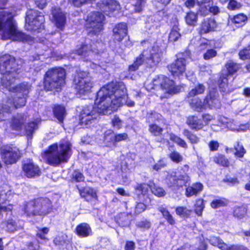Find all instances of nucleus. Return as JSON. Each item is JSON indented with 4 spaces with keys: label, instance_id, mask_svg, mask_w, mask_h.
I'll return each mask as SVG.
<instances>
[{
    "label": "nucleus",
    "instance_id": "f257e3e1",
    "mask_svg": "<svg viewBox=\"0 0 250 250\" xmlns=\"http://www.w3.org/2000/svg\"><path fill=\"white\" fill-rule=\"evenodd\" d=\"M126 89L122 83H108L96 93L95 106H84L77 117L78 125L83 128L89 127L97 119L98 114L106 115L116 112L123 104L126 96Z\"/></svg>",
    "mask_w": 250,
    "mask_h": 250
},
{
    "label": "nucleus",
    "instance_id": "f03ea898",
    "mask_svg": "<svg viewBox=\"0 0 250 250\" xmlns=\"http://www.w3.org/2000/svg\"><path fill=\"white\" fill-rule=\"evenodd\" d=\"M72 153V144L70 141H65L50 145L43 151L42 156L47 164L56 167L67 163Z\"/></svg>",
    "mask_w": 250,
    "mask_h": 250
},
{
    "label": "nucleus",
    "instance_id": "7ed1b4c3",
    "mask_svg": "<svg viewBox=\"0 0 250 250\" xmlns=\"http://www.w3.org/2000/svg\"><path fill=\"white\" fill-rule=\"evenodd\" d=\"M0 32L4 40L26 42H34V38L21 32L17 28L12 14L6 11H0Z\"/></svg>",
    "mask_w": 250,
    "mask_h": 250
},
{
    "label": "nucleus",
    "instance_id": "20e7f679",
    "mask_svg": "<svg viewBox=\"0 0 250 250\" xmlns=\"http://www.w3.org/2000/svg\"><path fill=\"white\" fill-rule=\"evenodd\" d=\"M189 168L188 165L186 164L181 169L184 172L183 173L178 174L176 171H173L171 173L167 174L165 178V183L167 187L172 190L175 191L182 189L184 187H187L190 181V178L187 173Z\"/></svg>",
    "mask_w": 250,
    "mask_h": 250
},
{
    "label": "nucleus",
    "instance_id": "39448f33",
    "mask_svg": "<svg viewBox=\"0 0 250 250\" xmlns=\"http://www.w3.org/2000/svg\"><path fill=\"white\" fill-rule=\"evenodd\" d=\"M161 51L158 46H154L151 50H144L142 53L136 58L133 64L129 66V71H134L138 69L146 60V63L152 67L156 65L160 61Z\"/></svg>",
    "mask_w": 250,
    "mask_h": 250
},
{
    "label": "nucleus",
    "instance_id": "423d86ee",
    "mask_svg": "<svg viewBox=\"0 0 250 250\" xmlns=\"http://www.w3.org/2000/svg\"><path fill=\"white\" fill-rule=\"evenodd\" d=\"M214 119L213 116L209 113H204L199 118L197 115H189L187 117L186 124L192 130L198 131L204 130L205 126L208 125Z\"/></svg>",
    "mask_w": 250,
    "mask_h": 250
},
{
    "label": "nucleus",
    "instance_id": "0eeeda50",
    "mask_svg": "<svg viewBox=\"0 0 250 250\" xmlns=\"http://www.w3.org/2000/svg\"><path fill=\"white\" fill-rule=\"evenodd\" d=\"M104 15L96 12L90 14L86 20L85 27L89 34L97 35L103 29Z\"/></svg>",
    "mask_w": 250,
    "mask_h": 250
},
{
    "label": "nucleus",
    "instance_id": "6e6552de",
    "mask_svg": "<svg viewBox=\"0 0 250 250\" xmlns=\"http://www.w3.org/2000/svg\"><path fill=\"white\" fill-rule=\"evenodd\" d=\"M0 157L6 165H12L16 163L21 157L22 154L16 146L6 145L0 149Z\"/></svg>",
    "mask_w": 250,
    "mask_h": 250
},
{
    "label": "nucleus",
    "instance_id": "1a4fd4ad",
    "mask_svg": "<svg viewBox=\"0 0 250 250\" xmlns=\"http://www.w3.org/2000/svg\"><path fill=\"white\" fill-rule=\"evenodd\" d=\"M13 79H0V84L9 90V91L19 93L22 97H28L29 92L31 90L32 85L27 82H22L16 85L12 86Z\"/></svg>",
    "mask_w": 250,
    "mask_h": 250
},
{
    "label": "nucleus",
    "instance_id": "9d476101",
    "mask_svg": "<svg viewBox=\"0 0 250 250\" xmlns=\"http://www.w3.org/2000/svg\"><path fill=\"white\" fill-rule=\"evenodd\" d=\"M25 21L29 30L36 31L44 27V17L36 10H29L27 11Z\"/></svg>",
    "mask_w": 250,
    "mask_h": 250
},
{
    "label": "nucleus",
    "instance_id": "9b49d317",
    "mask_svg": "<svg viewBox=\"0 0 250 250\" xmlns=\"http://www.w3.org/2000/svg\"><path fill=\"white\" fill-rule=\"evenodd\" d=\"M22 172L28 178H35L42 175V171L40 167L32 159H28L21 165Z\"/></svg>",
    "mask_w": 250,
    "mask_h": 250
},
{
    "label": "nucleus",
    "instance_id": "f8f14e48",
    "mask_svg": "<svg viewBox=\"0 0 250 250\" xmlns=\"http://www.w3.org/2000/svg\"><path fill=\"white\" fill-rule=\"evenodd\" d=\"M38 216H45L53 210V206L49 198L38 197L34 198Z\"/></svg>",
    "mask_w": 250,
    "mask_h": 250
},
{
    "label": "nucleus",
    "instance_id": "ddd939ff",
    "mask_svg": "<svg viewBox=\"0 0 250 250\" xmlns=\"http://www.w3.org/2000/svg\"><path fill=\"white\" fill-rule=\"evenodd\" d=\"M72 86L76 94L85 95L90 92L93 83L89 79H73Z\"/></svg>",
    "mask_w": 250,
    "mask_h": 250
},
{
    "label": "nucleus",
    "instance_id": "4468645a",
    "mask_svg": "<svg viewBox=\"0 0 250 250\" xmlns=\"http://www.w3.org/2000/svg\"><path fill=\"white\" fill-rule=\"evenodd\" d=\"M80 197L83 198L84 201L91 203L98 200V196L96 190L93 187L85 186L79 188L76 186Z\"/></svg>",
    "mask_w": 250,
    "mask_h": 250
},
{
    "label": "nucleus",
    "instance_id": "2eb2a0df",
    "mask_svg": "<svg viewBox=\"0 0 250 250\" xmlns=\"http://www.w3.org/2000/svg\"><path fill=\"white\" fill-rule=\"evenodd\" d=\"M206 109H211L219 104V94L216 87L209 88L208 94L204 97Z\"/></svg>",
    "mask_w": 250,
    "mask_h": 250
},
{
    "label": "nucleus",
    "instance_id": "dca6fc26",
    "mask_svg": "<svg viewBox=\"0 0 250 250\" xmlns=\"http://www.w3.org/2000/svg\"><path fill=\"white\" fill-rule=\"evenodd\" d=\"M160 86L166 93L171 95L180 93L183 88L182 85L176 84L173 79H163L160 83Z\"/></svg>",
    "mask_w": 250,
    "mask_h": 250
},
{
    "label": "nucleus",
    "instance_id": "f3484780",
    "mask_svg": "<svg viewBox=\"0 0 250 250\" xmlns=\"http://www.w3.org/2000/svg\"><path fill=\"white\" fill-rule=\"evenodd\" d=\"M186 62L184 58H178L168 66V70L173 77H179L182 76L186 70Z\"/></svg>",
    "mask_w": 250,
    "mask_h": 250
},
{
    "label": "nucleus",
    "instance_id": "a211bd4d",
    "mask_svg": "<svg viewBox=\"0 0 250 250\" xmlns=\"http://www.w3.org/2000/svg\"><path fill=\"white\" fill-rule=\"evenodd\" d=\"M43 88L46 91L59 92L65 84V79H43Z\"/></svg>",
    "mask_w": 250,
    "mask_h": 250
},
{
    "label": "nucleus",
    "instance_id": "6ab92c4d",
    "mask_svg": "<svg viewBox=\"0 0 250 250\" xmlns=\"http://www.w3.org/2000/svg\"><path fill=\"white\" fill-rule=\"evenodd\" d=\"M14 59L9 55H5L0 58V73L5 75L12 72Z\"/></svg>",
    "mask_w": 250,
    "mask_h": 250
},
{
    "label": "nucleus",
    "instance_id": "aec40b11",
    "mask_svg": "<svg viewBox=\"0 0 250 250\" xmlns=\"http://www.w3.org/2000/svg\"><path fill=\"white\" fill-rule=\"evenodd\" d=\"M97 5L104 13L118 10L120 7L119 3L115 0H101Z\"/></svg>",
    "mask_w": 250,
    "mask_h": 250
},
{
    "label": "nucleus",
    "instance_id": "412c9836",
    "mask_svg": "<svg viewBox=\"0 0 250 250\" xmlns=\"http://www.w3.org/2000/svg\"><path fill=\"white\" fill-rule=\"evenodd\" d=\"M188 99L189 105L193 111L200 113L207 110L204 99L203 101L198 97H192Z\"/></svg>",
    "mask_w": 250,
    "mask_h": 250
},
{
    "label": "nucleus",
    "instance_id": "4be33fe9",
    "mask_svg": "<svg viewBox=\"0 0 250 250\" xmlns=\"http://www.w3.org/2000/svg\"><path fill=\"white\" fill-rule=\"evenodd\" d=\"M74 232L77 236L81 238L87 237L92 234L90 225L86 223H81L78 224Z\"/></svg>",
    "mask_w": 250,
    "mask_h": 250
},
{
    "label": "nucleus",
    "instance_id": "5701e85b",
    "mask_svg": "<svg viewBox=\"0 0 250 250\" xmlns=\"http://www.w3.org/2000/svg\"><path fill=\"white\" fill-rule=\"evenodd\" d=\"M25 119L23 115H17L11 118L10 127L13 130L21 131L23 128Z\"/></svg>",
    "mask_w": 250,
    "mask_h": 250
},
{
    "label": "nucleus",
    "instance_id": "b1692460",
    "mask_svg": "<svg viewBox=\"0 0 250 250\" xmlns=\"http://www.w3.org/2000/svg\"><path fill=\"white\" fill-rule=\"evenodd\" d=\"M53 21L58 28L62 29L65 23V15L60 8L52 10Z\"/></svg>",
    "mask_w": 250,
    "mask_h": 250
},
{
    "label": "nucleus",
    "instance_id": "393cba45",
    "mask_svg": "<svg viewBox=\"0 0 250 250\" xmlns=\"http://www.w3.org/2000/svg\"><path fill=\"white\" fill-rule=\"evenodd\" d=\"M113 37L115 40L121 42L127 35V26L125 23L117 24L113 30Z\"/></svg>",
    "mask_w": 250,
    "mask_h": 250
},
{
    "label": "nucleus",
    "instance_id": "a878e982",
    "mask_svg": "<svg viewBox=\"0 0 250 250\" xmlns=\"http://www.w3.org/2000/svg\"><path fill=\"white\" fill-rule=\"evenodd\" d=\"M213 162L218 166L228 168L232 166L229 159L224 154L217 153L212 158Z\"/></svg>",
    "mask_w": 250,
    "mask_h": 250
},
{
    "label": "nucleus",
    "instance_id": "bb28decb",
    "mask_svg": "<svg viewBox=\"0 0 250 250\" xmlns=\"http://www.w3.org/2000/svg\"><path fill=\"white\" fill-rule=\"evenodd\" d=\"M216 26V22L214 19H205L201 24L199 33L200 34L208 33L213 31Z\"/></svg>",
    "mask_w": 250,
    "mask_h": 250
},
{
    "label": "nucleus",
    "instance_id": "cd10ccee",
    "mask_svg": "<svg viewBox=\"0 0 250 250\" xmlns=\"http://www.w3.org/2000/svg\"><path fill=\"white\" fill-rule=\"evenodd\" d=\"M158 210L161 213L163 218L166 220L167 223L171 226H175L176 224V220L171 214L167 208L162 205L160 206Z\"/></svg>",
    "mask_w": 250,
    "mask_h": 250
},
{
    "label": "nucleus",
    "instance_id": "c85d7f7f",
    "mask_svg": "<svg viewBox=\"0 0 250 250\" xmlns=\"http://www.w3.org/2000/svg\"><path fill=\"white\" fill-rule=\"evenodd\" d=\"M22 211L27 217L38 216L34 199L28 202H26L23 207Z\"/></svg>",
    "mask_w": 250,
    "mask_h": 250
},
{
    "label": "nucleus",
    "instance_id": "c756f323",
    "mask_svg": "<svg viewBox=\"0 0 250 250\" xmlns=\"http://www.w3.org/2000/svg\"><path fill=\"white\" fill-rule=\"evenodd\" d=\"M52 112L54 117L56 118L60 123L62 124L66 116L65 107L62 104H54L52 107Z\"/></svg>",
    "mask_w": 250,
    "mask_h": 250
},
{
    "label": "nucleus",
    "instance_id": "7c9ffc66",
    "mask_svg": "<svg viewBox=\"0 0 250 250\" xmlns=\"http://www.w3.org/2000/svg\"><path fill=\"white\" fill-rule=\"evenodd\" d=\"M203 189V185L200 182L193 183L191 186H188L185 189V195L187 197L196 196Z\"/></svg>",
    "mask_w": 250,
    "mask_h": 250
},
{
    "label": "nucleus",
    "instance_id": "2f4dec72",
    "mask_svg": "<svg viewBox=\"0 0 250 250\" xmlns=\"http://www.w3.org/2000/svg\"><path fill=\"white\" fill-rule=\"evenodd\" d=\"M27 97H18L16 99L12 97H8L6 100V103L11 106V109L14 107V109L21 108L24 106L26 103Z\"/></svg>",
    "mask_w": 250,
    "mask_h": 250
},
{
    "label": "nucleus",
    "instance_id": "473e14b6",
    "mask_svg": "<svg viewBox=\"0 0 250 250\" xmlns=\"http://www.w3.org/2000/svg\"><path fill=\"white\" fill-rule=\"evenodd\" d=\"M248 213V208L244 205L234 206L233 208L232 215L238 219L241 220L244 218Z\"/></svg>",
    "mask_w": 250,
    "mask_h": 250
},
{
    "label": "nucleus",
    "instance_id": "72a5a7b5",
    "mask_svg": "<svg viewBox=\"0 0 250 250\" xmlns=\"http://www.w3.org/2000/svg\"><path fill=\"white\" fill-rule=\"evenodd\" d=\"M65 75L64 69L61 67H55L49 69L45 73V78H63Z\"/></svg>",
    "mask_w": 250,
    "mask_h": 250
},
{
    "label": "nucleus",
    "instance_id": "f704fd0d",
    "mask_svg": "<svg viewBox=\"0 0 250 250\" xmlns=\"http://www.w3.org/2000/svg\"><path fill=\"white\" fill-rule=\"evenodd\" d=\"M149 185L146 183H138L134 188V189L139 198L147 195Z\"/></svg>",
    "mask_w": 250,
    "mask_h": 250
},
{
    "label": "nucleus",
    "instance_id": "c9c22d12",
    "mask_svg": "<svg viewBox=\"0 0 250 250\" xmlns=\"http://www.w3.org/2000/svg\"><path fill=\"white\" fill-rule=\"evenodd\" d=\"M229 150L230 151L233 150H235L233 155L236 158H242L247 152L243 145L239 142H237L234 145L233 147L230 148Z\"/></svg>",
    "mask_w": 250,
    "mask_h": 250
},
{
    "label": "nucleus",
    "instance_id": "e433bc0d",
    "mask_svg": "<svg viewBox=\"0 0 250 250\" xmlns=\"http://www.w3.org/2000/svg\"><path fill=\"white\" fill-rule=\"evenodd\" d=\"M183 134L192 145L197 144L200 142V139L197 134L188 128L184 129Z\"/></svg>",
    "mask_w": 250,
    "mask_h": 250
},
{
    "label": "nucleus",
    "instance_id": "4c0bfd02",
    "mask_svg": "<svg viewBox=\"0 0 250 250\" xmlns=\"http://www.w3.org/2000/svg\"><path fill=\"white\" fill-rule=\"evenodd\" d=\"M200 11L203 15H206L208 12L213 15H217L220 13V9L216 5L208 3V5H202L201 7Z\"/></svg>",
    "mask_w": 250,
    "mask_h": 250
},
{
    "label": "nucleus",
    "instance_id": "58836bf2",
    "mask_svg": "<svg viewBox=\"0 0 250 250\" xmlns=\"http://www.w3.org/2000/svg\"><path fill=\"white\" fill-rule=\"evenodd\" d=\"M116 223L121 227H126L129 224V218L128 215L125 212L118 213L115 217Z\"/></svg>",
    "mask_w": 250,
    "mask_h": 250
},
{
    "label": "nucleus",
    "instance_id": "ea45409f",
    "mask_svg": "<svg viewBox=\"0 0 250 250\" xmlns=\"http://www.w3.org/2000/svg\"><path fill=\"white\" fill-rule=\"evenodd\" d=\"M225 68L227 71V76H231L235 74L240 68V65L232 61H229L225 64Z\"/></svg>",
    "mask_w": 250,
    "mask_h": 250
},
{
    "label": "nucleus",
    "instance_id": "a19ab883",
    "mask_svg": "<svg viewBox=\"0 0 250 250\" xmlns=\"http://www.w3.org/2000/svg\"><path fill=\"white\" fill-rule=\"evenodd\" d=\"M175 210L176 215L184 218L190 217L192 212L191 209H188L186 206H178Z\"/></svg>",
    "mask_w": 250,
    "mask_h": 250
},
{
    "label": "nucleus",
    "instance_id": "79ce46f5",
    "mask_svg": "<svg viewBox=\"0 0 250 250\" xmlns=\"http://www.w3.org/2000/svg\"><path fill=\"white\" fill-rule=\"evenodd\" d=\"M228 200L224 197H219L213 199L210 203L211 208L216 209L219 208L226 207L228 205Z\"/></svg>",
    "mask_w": 250,
    "mask_h": 250
},
{
    "label": "nucleus",
    "instance_id": "37998d69",
    "mask_svg": "<svg viewBox=\"0 0 250 250\" xmlns=\"http://www.w3.org/2000/svg\"><path fill=\"white\" fill-rule=\"evenodd\" d=\"M220 80V82L219 83V87L221 91L229 93L235 88L230 83H229V79Z\"/></svg>",
    "mask_w": 250,
    "mask_h": 250
},
{
    "label": "nucleus",
    "instance_id": "c03bdc74",
    "mask_svg": "<svg viewBox=\"0 0 250 250\" xmlns=\"http://www.w3.org/2000/svg\"><path fill=\"white\" fill-rule=\"evenodd\" d=\"M162 115L157 112L154 110H151L148 112L146 116V122L149 123H155L156 122H159Z\"/></svg>",
    "mask_w": 250,
    "mask_h": 250
},
{
    "label": "nucleus",
    "instance_id": "a18cd8bd",
    "mask_svg": "<svg viewBox=\"0 0 250 250\" xmlns=\"http://www.w3.org/2000/svg\"><path fill=\"white\" fill-rule=\"evenodd\" d=\"M85 177L83 172L79 169L73 171L70 176V181L72 183H81L84 181Z\"/></svg>",
    "mask_w": 250,
    "mask_h": 250
},
{
    "label": "nucleus",
    "instance_id": "49530a36",
    "mask_svg": "<svg viewBox=\"0 0 250 250\" xmlns=\"http://www.w3.org/2000/svg\"><path fill=\"white\" fill-rule=\"evenodd\" d=\"M26 135L28 137H32L33 134L37 129V124L34 121H31L27 123L26 124H24L23 126Z\"/></svg>",
    "mask_w": 250,
    "mask_h": 250
},
{
    "label": "nucleus",
    "instance_id": "de8ad7c7",
    "mask_svg": "<svg viewBox=\"0 0 250 250\" xmlns=\"http://www.w3.org/2000/svg\"><path fill=\"white\" fill-rule=\"evenodd\" d=\"M205 208L204 200L203 198H198L195 200L194 205V211L199 216L202 214L203 211Z\"/></svg>",
    "mask_w": 250,
    "mask_h": 250
},
{
    "label": "nucleus",
    "instance_id": "09e8293b",
    "mask_svg": "<svg viewBox=\"0 0 250 250\" xmlns=\"http://www.w3.org/2000/svg\"><path fill=\"white\" fill-rule=\"evenodd\" d=\"M205 87L204 85L203 84L198 83L188 93L187 97L190 98V97H195L197 95L202 94L205 91Z\"/></svg>",
    "mask_w": 250,
    "mask_h": 250
},
{
    "label": "nucleus",
    "instance_id": "8fccbe9b",
    "mask_svg": "<svg viewBox=\"0 0 250 250\" xmlns=\"http://www.w3.org/2000/svg\"><path fill=\"white\" fill-rule=\"evenodd\" d=\"M136 227L142 231L149 230L151 227V223L147 219H143L136 224Z\"/></svg>",
    "mask_w": 250,
    "mask_h": 250
},
{
    "label": "nucleus",
    "instance_id": "3c124183",
    "mask_svg": "<svg viewBox=\"0 0 250 250\" xmlns=\"http://www.w3.org/2000/svg\"><path fill=\"white\" fill-rule=\"evenodd\" d=\"M164 130L163 127L155 123H150L148 125V131L155 136H160Z\"/></svg>",
    "mask_w": 250,
    "mask_h": 250
},
{
    "label": "nucleus",
    "instance_id": "603ef678",
    "mask_svg": "<svg viewBox=\"0 0 250 250\" xmlns=\"http://www.w3.org/2000/svg\"><path fill=\"white\" fill-rule=\"evenodd\" d=\"M114 132L112 129L106 130L104 134L103 140L105 143L114 145Z\"/></svg>",
    "mask_w": 250,
    "mask_h": 250
},
{
    "label": "nucleus",
    "instance_id": "864d4df0",
    "mask_svg": "<svg viewBox=\"0 0 250 250\" xmlns=\"http://www.w3.org/2000/svg\"><path fill=\"white\" fill-rule=\"evenodd\" d=\"M170 140L174 143L177 144L179 146L187 149L188 148V145L186 142L182 138L177 136L176 135L171 133L169 134Z\"/></svg>",
    "mask_w": 250,
    "mask_h": 250
},
{
    "label": "nucleus",
    "instance_id": "5fc2aeb1",
    "mask_svg": "<svg viewBox=\"0 0 250 250\" xmlns=\"http://www.w3.org/2000/svg\"><path fill=\"white\" fill-rule=\"evenodd\" d=\"M247 20V17L243 14H240L235 15L232 19V22L238 27L243 25Z\"/></svg>",
    "mask_w": 250,
    "mask_h": 250
},
{
    "label": "nucleus",
    "instance_id": "6e6d98bb",
    "mask_svg": "<svg viewBox=\"0 0 250 250\" xmlns=\"http://www.w3.org/2000/svg\"><path fill=\"white\" fill-rule=\"evenodd\" d=\"M179 31V29L177 25L173 26L169 35V41L170 42H175L181 37Z\"/></svg>",
    "mask_w": 250,
    "mask_h": 250
},
{
    "label": "nucleus",
    "instance_id": "4d7b16f0",
    "mask_svg": "<svg viewBox=\"0 0 250 250\" xmlns=\"http://www.w3.org/2000/svg\"><path fill=\"white\" fill-rule=\"evenodd\" d=\"M168 156L172 162L176 164L180 163L183 160V156L180 153L175 150L171 151L168 155Z\"/></svg>",
    "mask_w": 250,
    "mask_h": 250
},
{
    "label": "nucleus",
    "instance_id": "13d9d810",
    "mask_svg": "<svg viewBox=\"0 0 250 250\" xmlns=\"http://www.w3.org/2000/svg\"><path fill=\"white\" fill-rule=\"evenodd\" d=\"M186 23L189 25H194L197 22V15L191 11L187 13L185 17Z\"/></svg>",
    "mask_w": 250,
    "mask_h": 250
},
{
    "label": "nucleus",
    "instance_id": "bf43d9fd",
    "mask_svg": "<svg viewBox=\"0 0 250 250\" xmlns=\"http://www.w3.org/2000/svg\"><path fill=\"white\" fill-rule=\"evenodd\" d=\"M6 230L8 232L13 233L17 230V226L16 222L12 219H9L4 222Z\"/></svg>",
    "mask_w": 250,
    "mask_h": 250
},
{
    "label": "nucleus",
    "instance_id": "052dcab7",
    "mask_svg": "<svg viewBox=\"0 0 250 250\" xmlns=\"http://www.w3.org/2000/svg\"><path fill=\"white\" fill-rule=\"evenodd\" d=\"M215 240L216 243L215 246L221 250H232L231 248L234 246V245L228 246L219 238H216Z\"/></svg>",
    "mask_w": 250,
    "mask_h": 250
},
{
    "label": "nucleus",
    "instance_id": "680f3d73",
    "mask_svg": "<svg viewBox=\"0 0 250 250\" xmlns=\"http://www.w3.org/2000/svg\"><path fill=\"white\" fill-rule=\"evenodd\" d=\"M167 163L165 160V158H163L160 159L156 163L152 166L153 170L158 171L162 168H163L167 166Z\"/></svg>",
    "mask_w": 250,
    "mask_h": 250
},
{
    "label": "nucleus",
    "instance_id": "e2e57ef3",
    "mask_svg": "<svg viewBox=\"0 0 250 250\" xmlns=\"http://www.w3.org/2000/svg\"><path fill=\"white\" fill-rule=\"evenodd\" d=\"M146 209V205L143 202L136 203L134 208V215H138L144 212Z\"/></svg>",
    "mask_w": 250,
    "mask_h": 250
},
{
    "label": "nucleus",
    "instance_id": "0e129e2a",
    "mask_svg": "<svg viewBox=\"0 0 250 250\" xmlns=\"http://www.w3.org/2000/svg\"><path fill=\"white\" fill-rule=\"evenodd\" d=\"M11 112V106L6 102L5 104H0V121L2 120L4 113H10Z\"/></svg>",
    "mask_w": 250,
    "mask_h": 250
},
{
    "label": "nucleus",
    "instance_id": "69168bd1",
    "mask_svg": "<svg viewBox=\"0 0 250 250\" xmlns=\"http://www.w3.org/2000/svg\"><path fill=\"white\" fill-rule=\"evenodd\" d=\"M151 190L155 195L159 197H163L166 194V191L162 188L157 187L155 185L153 188H151Z\"/></svg>",
    "mask_w": 250,
    "mask_h": 250
},
{
    "label": "nucleus",
    "instance_id": "338daca9",
    "mask_svg": "<svg viewBox=\"0 0 250 250\" xmlns=\"http://www.w3.org/2000/svg\"><path fill=\"white\" fill-rule=\"evenodd\" d=\"M223 182L226 183L228 186L231 187L238 184L239 183V181L236 177H228L227 176L223 179Z\"/></svg>",
    "mask_w": 250,
    "mask_h": 250
},
{
    "label": "nucleus",
    "instance_id": "774afa93",
    "mask_svg": "<svg viewBox=\"0 0 250 250\" xmlns=\"http://www.w3.org/2000/svg\"><path fill=\"white\" fill-rule=\"evenodd\" d=\"M53 242L55 246L61 247L66 244L67 240L63 236L58 235L54 238Z\"/></svg>",
    "mask_w": 250,
    "mask_h": 250
}]
</instances>
